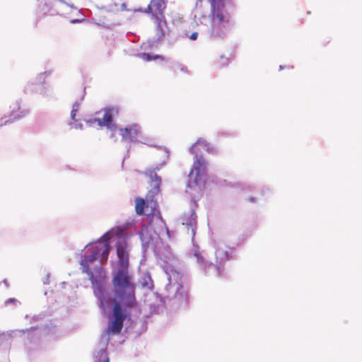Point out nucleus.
<instances>
[{
	"label": "nucleus",
	"mask_w": 362,
	"mask_h": 362,
	"mask_svg": "<svg viewBox=\"0 0 362 362\" xmlns=\"http://www.w3.org/2000/svg\"><path fill=\"white\" fill-rule=\"evenodd\" d=\"M117 254L119 267L114 273L112 279L114 293L113 320L107 328L106 332L108 334L120 333L130 310L137 305L136 284L128 270L129 253L126 241L122 240L117 244Z\"/></svg>",
	"instance_id": "f257e3e1"
},
{
	"label": "nucleus",
	"mask_w": 362,
	"mask_h": 362,
	"mask_svg": "<svg viewBox=\"0 0 362 362\" xmlns=\"http://www.w3.org/2000/svg\"><path fill=\"white\" fill-rule=\"evenodd\" d=\"M209 1L211 5V35L223 38L230 29V17L225 10L223 0Z\"/></svg>",
	"instance_id": "f03ea898"
},
{
	"label": "nucleus",
	"mask_w": 362,
	"mask_h": 362,
	"mask_svg": "<svg viewBox=\"0 0 362 362\" xmlns=\"http://www.w3.org/2000/svg\"><path fill=\"white\" fill-rule=\"evenodd\" d=\"M182 275L175 270L169 273V282L166 286V297L170 300H175L178 303L187 300L188 298L187 291L184 288L182 282Z\"/></svg>",
	"instance_id": "7ed1b4c3"
},
{
	"label": "nucleus",
	"mask_w": 362,
	"mask_h": 362,
	"mask_svg": "<svg viewBox=\"0 0 362 362\" xmlns=\"http://www.w3.org/2000/svg\"><path fill=\"white\" fill-rule=\"evenodd\" d=\"M156 194L154 192L149 191L146 194L145 199L137 197L135 198V211L137 215H144L147 211L148 208L151 209L150 214L152 215L151 218H156V221H159L161 225L168 230L165 221L162 218L160 213L155 214L156 211L157 202L154 199ZM153 221V220H151Z\"/></svg>",
	"instance_id": "20e7f679"
},
{
	"label": "nucleus",
	"mask_w": 362,
	"mask_h": 362,
	"mask_svg": "<svg viewBox=\"0 0 362 362\" xmlns=\"http://www.w3.org/2000/svg\"><path fill=\"white\" fill-rule=\"evenodd\" d=\"M98 258L91 252L90 255L84 257L81 261V265L83 269V272L86 273L89 276V279L94 288V293L100 300L101 303H103L104 296L103 291L104 288L101 284V279L105 278L104 272L103 269L100 267L98 268L100 279H98L90 269V264L94 262Z\"/></svg>",
	"instance_id": "39448f33"
},
{
	"label": "nucleus",
	"mask_w": 362,
	"mask_h": 362,
	"mask_svg": "<svg viewBox=\"0 0 362 362\" xmlns=\"http://www.w3.org/2000/svg\"><path fill=\"white\" fill-rule=\"evenodd\" d=\"M165 8V0H151L146 11V12L152 14V18L155 19L158 29L160 30L161 36L164 35L161 28V23L163 21V23H165L164 17V11Z\"/></svg>",
	"instance_id": "423d86ee"
},
{
	"label": "nucleus",
	"mask_w": 362,
	"mask_h": 362,
	"mask_svg": "<svg viewBox=\"0 0 362 362\" xmlns=\"http://www.w3.org/2000/svg\"><path fill=\"white\" fill-rule=\"evenodd\" d=\"M206 173V161L202 156L197 157L193 163L192 168L189 173V180L199 185L201 177Z\"/></svg>",
	"instance_id": "0eeeda50"
},
{
	"label": "nucleus",
	"mask_w": 362,
	"mask_h": 362,
	"mask_svg": "<svg viewBox=\"0 0 362 362\" xmlns=\"http://www.w3.org/2000/svg\"><path fill=\"white\" fill-rule=\"evenodd\" d=\"M91 252L98 259L101 257L100 262L104 263L107 261L110 251V245L107 238L102 237L97 243L91 246Z\"/></svg>",
	"instance_id": "6e6552de"
},
{
	"label": "nucleus",
	"mask_w": 362,
	"mask_h": 362,
	"mask_svg": "<svg viewBox=\"0 0 362 362\" xmlns=\"http://www.w3.org/2000/svg\"><path fill=\"white\" fill-rule=\"evenodd\" d=\"M96 115H102V117H98L89 119L88 122L90 124H92L97 123V124L100 127H107V128H111V122H112V114L111 109L105 108L98 112Z\"/></svg>",
	"instance_id": "1a4fd4ad"
},
{
	"label": "nucleus",
	"mask_w": 362,
	"mask_h": 362,
	"mask_svg": "<svg viewBox=\"0 0 362 362\" xmlns=\"http://www.w3.org/2000/svg\"><path fill=\"white\" fill-rule=\"evenodd\" d=\"M28 114V110L25 109L21 110L20 104L16 103L13 104L8 119L1 118L0 119V127L7 123L13 122L14 121L21 119Z\"/></svg>",
	"instance_id": "9d476101"
},
{
	"label": "nucleus",
	"mask_w": 362,
	"mask_h": 362,
	"mask_svg": "<svg viewBox=\"0 0 362 362\" xmlns=\"http://www.w3.org/2000/svg\"><path fill=\"white\" fill-rule=\"evenodd\" d=\"M119 131L120 135L122 136V140L133 141L138 136L139 127L137 124H134L124 128H120Z\"/></svg>",
	"instance_id": "9b49d317"
},
{
	"label": "nucleus",
	"mask_w": 362,
	"mask_h": 362,
	"mask_svg": "<svg viewBox=\"0 0 362 362\" xmlns=\"http://www.w3.org/2000/svg\"><path fill=\"white\" fill-rule=\"evenodd\" d=\"M64 6L61 0H47L42 6V11L44 13L50 15H57L60 13L59 8Z\"/></svg>",
	"instance_id": "f8f14e48"
},
{
	"label": "nucleus",
	"mask_w": 362,
	"mask_h": 362,
	"mask_svg": "<svg viewBox=\"0 0 362 362\" xmlns=\"http://www.w3.org/2000/svg\"><path fill=\"white\" fill-rule=\"evenodd\" d=\"M216 266L219 270L220 267L223 266L227 261L230 259V255L228 251L223 247H218L215 252Z\"/></svg>",
	"instance_id": "ddd939ff"
},
{
	"label": "nucleus",
	"mask_w": 362,
	"mask_h": 362,
	"mask_svg": "<svg viewBox=\"0 0 362 362\" xmlns=\"http://www.w3.org/2000/svg\"><path fill=\"white\" fill-rule=\"evenodd\" d=\"M146 174L148 175L151 177L152 181L155 182L156 187L153 190H151V192H154L155 194H158L159 191V185L161 182L160 177L158 176L153 170H149L146 171Z\"/></svg>",
	"instance_id": "4468645a"
},
{
	"label": "nucleus",
	"mask_w": 362,
	"mask_h": 362,
	"mask_svg": "<svg viewBox=\"0 0 362 362\" xmlns=\"http://www.w3.org/2000/svg\"><path fill=\"white\" fill-rule=\"evenodd\" d=\"M95 362H110V358L106 350H100L95 355Z\"/></svg>",
	"instance_id": "2eb2a0df"
},
{
	"label": "nucleus",
	"mask_w": 362,
	"mask_h": 362,
	"mask_svg": "<svg viewBox=\"0 0 362 362\" xmlns=\"http://www.w3.org/2000/svg\"><path fill=\"white\" fill-rule=\"evenodd\" d=\"M139 56L142 60H144L145 62H149V61L156 60V59H160V60L164 59L161 55L157 54V55L151 56L148 53H141Z\"/></svg>",
	"instance_id": "dca6fc26"
},
{
	"label": "nucleus",
	"mask_w": 362,
	"mask_h": 362,
	"mask_svg": "<svg viewBox=\"0 0 362 362\" xmlns=\"http://www.w3.org/2000/svg\"><path fill=\"white\" fill-rule=\"evenodd\" d=\"M202 145L203 146H206L208 144L204 139H199L190 148V152L192 154H195L197 156L196 148L198 146Z\"/></svg>",
	"instance_id": "f3484780"
},
{
	"label": "nucleus",
	"mask_w": 362,
	"mask_h": 362,
	"mask_svg": "<svg viewBox=\"0 0 362 362\" xmlns=\"http://www.w3.org/2000/svg\"><path fill=\"white\" fill-rule=\"evenodd\" d=\"M228 64H229L228 58H226L224 57H221L220 62H219L220 66H227Z\"/></svg>",
	"instance_id": "a211bd4d"
},
{
	"label": "nucleus",
	"mask_w": 362,
	"mask_h": 362,
	"mask_svg": "<svg viewBox=\"0 0 362 362\" xmlns=\"http://www.w3.org/2000/svg\"><path fill=\"white\" fill-rule=\"evenodd\" d=\"M194 255L197 257V261L200 263H202L204 262L203 257L197 252H195Z\"/></svg>",
	"instance_id": "6ab92c4d"
},
{
	"label": "nucleus",
	"mask_w": 362,
	"mask_h": 362,
	"mask_svg": "<svg viewBox=\"0 0 362 362\" xmlns=\"http://www.w3.org/2000/svg\"><path fill=\"white\" fill-rule=\"evenodd\" d=\"M76 113H77V112L76 111V110H71V119H72L74 121H77V119L76 118Z\"/></svg>",
	"instance_id": "aec40b11"
},
{
	"label": "nucleus",
	"mask_w": 362,
	"mask_h": 362,
	"mask_svg": "<svg viewBox=\"0 0 362 362\" xmlns=\"http://www.w3.org/2000/svg\"><path fill=\"white\" fill-rule=\"evenodd\" d=\"M197 37H198V33H193L191 34L189 38L191 40H197Z\"/></svg>",
	"instance_id": "412c9836"
},
{
	"label": "nucleus",
	"mask_w": 362,
	"mask_h": 362,
	"mask_svg": "<svg viewBox=\"0 0 362 362\" xmlns=\"http://www.w3.org/2000/svg\"><path fill=\"white\" fill-rule=\"evenodd\" d=\"M80 104L78 103H75L72 106V110H76V112L78 111Z\"/></svg>",
	"instance_id": "4be33fe9"
},
{
	"label": "nucleus",
	"mask_w": 362,
	"mask_h": 362,
	"mask_svg": "<svg viewBox=\"0 0 362 362\" xmlns=\"http://www.w3.org/2000/svg\"><path fill=\"white\" fill-rule=\"evenodd\" d=\"M17 302V300L16 298H9L6 301V304L8 303H16Z\"/></svg>",
	"instance_id": "5701e85b"
},
{
	"label": "nucleus",
	"mask_w": 362,
	"mask_h": 362,
	"mask_svg": "<svg viewBox=\"0 0 362 362\" xmlns=\"http://www.w3.org/2000/svg\"><path fill=\"white\" fill-rule=\"evenodd\" d=\"M71 22V23H75L80 22V21H79V20L76 19V20H72Z\"/></svg>",
	"instance_id": "b1692460"
},
{
	"label": "nucleus",
	"mask_w": 362,
	"mask_h": 362,
	"mask_svg": "<svg viewBox=\"0 0 362 362\" xmlns=\"http://www.w3.org/2000/svg\"><path fill=\"white\" fill-rule=\"evenodd\" d=\"M122 7L124 9H126V4H122Z\"/></svg>",
	"instance_id": "393cba45"
},
{
	"label": "nucleus",
	"mask_w": 362,
	"mask_h": 362,
	"mask_svg": "<svg viewBox=\"0 0 362 362\" xmlns=\"http://www.w3.org/2000/svg\"><path fill=\"white\" fill-rule=\"evenodd\" d=\"M113 127H114V128H116V126H115V125H113V124H111V128H110V129H113Z\"/></svg>",
	"instance_id": "a878e982"
},
{
	"label": "nucleus",
	"mask_w": 362,
	"mask_h": 362,
	"mask_svg": "<svg viewBox=\"0 0 362 362\" xmlns=\"http://www.w3.org/2000/svg\"><path fill=\"white\" fill-rule=\"evenodd\" d=\"M250 200V202H254L255 201V198H251Z\"/></svg>",
	"instance_id": "bb28decb"
}]
</instances>
